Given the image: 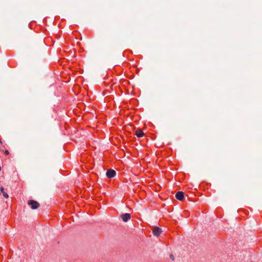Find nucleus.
Masks as SVG:
<instances>
[{"label":"nucleus","instance_id":"nucleus-1","mask_svg":"<svg viewBox=\"0 0 262 262\" xmlns=\"http://www.w3.org/2000/svg\"><path fill=\"white\" fill-rule=\"evenodd\" d=\"M28 204L32 209H37L39 207V204L34 200H29L28 202Z\"/></svg>","mask_w":262,"mask_h":262},{"label":"nucleus","instance_id":"nucleus-2","mask_svg":"<svg viewBox=\"0 0 262 262\" xmlns=\"http://www.w3.org/2000/svg\"><path fill=\"white\" fill-rule=\"evenodd\" d=\"M116 171L112 169H108L106 171V175L108 178H113L116 176Z\"/></svg>","mask_w":262,"mask_h":262},{"label":"nucleus","instance_id":"nucleus-3","mask_svg":"<svg viewBox=\"0 0 262 262\" xmlns=\"http://www.w3.org/2000/svg\"><path fill=\"white\" fill-rule=\"evenodd\" d=\"M152 233L155 236H159L162 233V230L159 227H154L152 230Z\"/></svg>","mask_w":262,"mask_h":262},{"label":"nucleus","instance_id":"nucleus-4","mask_svg":"<svg viewBox=\"0 0 262 262\" xmlns=\"http://www.w3.org/2000/svg\"><path fill=\"white\" fill-rule=\"evenodd\" d=\"M184 194L182 191H178L176 194V198L180 201L183 200L184 197Z\"/></svg>","mask_w":262,"mask_h":262},{"label":"nucleus","instance_id":"nucleus-5","mask_svg":"<svg viewBox=\"0 0 262 262\" xmlns=\"http://www.w3.org/2000/svg\"><path fill=\"white\" fill-rule=\"evenodd\" d=\"M121 217L124 222H127L130 219V215L129 213H126L122 214Z\"/></svg>","mask_w":262,"mask_h":262},{"label":"nucleus","instance_id":"nucleus-6","mask_svg":"<svg viewBox=\"0 0 262 262\" xmlns=\"http://www.w3.org/2000/svg\"><path fill=\"white\" fill-rule=\"evenodd\" d=\"M135 134L138 137H142L144 136L143 132L140 129H138L136 130Z\"/></svg>","mask_w":262,"mask_h":262},{"label":"nucleus","instance_id":"nucleus-7","mask_svg":"<svg viewBox=\"0 0 262 262\" xmlns=\"http://www.w3.org/2000/svg\"><path fill=\"white\" fill-rule=\"evenodd\" d=\"M0 190H1V192L2 193V194H3V196H4L5 198L7 199V198H9V195H8V194L6 192H5V191H4V188L3 187H1V188H0Z\"/></svg>","mask_w":262,"mask_h":262},{"label":"nucleus","instance_id":"nucleus-8","mask_svg":"<svg viewBox=\"0 0 262 262\" xmlns=\"http://www.w3.org/2000/svg\"><path fill=\"white\" fill-rule=\"evenodd\" d=\"M170 258L172 260H174V256L172 254L170 255Z\"/></svg>","mask_w":262,"mask_h":262},{"label":"nucleus","instance_id":"nucleus-9","mask_svg":"<svg viewBox=\"0 0 262 262\" xmlns=\"http://www.w3.org/2000/svg\"><path fill=\"white\" fill-rule=\"evenodd\" d=\"M5 154L6 155H8L9 154V152L8 150H5Z\"/></svg>","mask_w":262,"mask_h":262},{"label":"nucleus","instance_id":"nucleus-10","mask_svg":"<svg viewBox=\"0 0 262 262\" xmlns=\"http://www.w3.org/2000/svg\"><path fill=\"white\" fill-rule=\"evenodd\" d=\"M0 143H2V141L0 140Z\"/></svg>","mask_w":262,"mask_h":262}]
</instances>
